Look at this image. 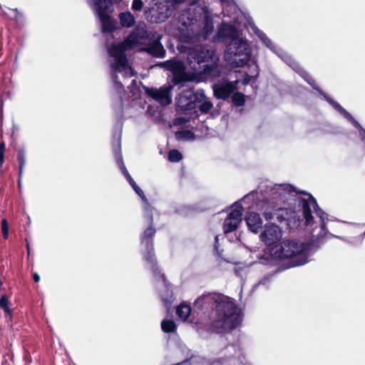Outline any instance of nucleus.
Segmentation results:
<instances>
[{
	"label": "nucleus",
	"mask_w": 365,
	"mask_h": 365,
	"mask_svg": "<svg viewBox=\"0 0 365 365\" xmlns=\"http://www.w3.org/2000/svg\"><path fill=\"white\" fill-rule=\"evenodd\" d=\"M221 2L224 4H226L227 6H232L233 1L232 0H220Z\"/></svg>",
	"instance_id": "nucleus-41"
},
{
	"label": "nucleus",
	"mask_w": 365,
	"mask_h": 365,
	"mask_svg": "<svg viewBox=\"0 0 365 365\" xmlns=\"http://www.w3.org/2000/svg\"><path fill=\"white\" fill-rule=\"evenodd\" d=\"M266 280H267V278H264V279H262L260 281V284H265Z\"/></svg>",
	"instance_id": "nucleus-47"
},
{
	"label": "nucleus",
	"mask_w": 365,
	"mask_h": 365,
	"mask_svg": "<svg viewBox=\"0 0 365 365\" xmlns=\"http://www.w3.org/2000/svg\"><path fill=\"white\" fill-rule=\"evenodd\" d=\"M334 108L336 109L341 115H342L346 119L350 121L354 127L360 130L359 138L362 142L365 143V129L362 128L360 123L356 121L354 117L346 111L339 103H334Z\"/></svg>",
	"instance_id": "nucleus-20"
},
{
	"label": "nucleus",
	"mask_w": 365,
	"mask_h": 365,
	"mask_svg": "<svg viewBox=\"0 0 365 365\" xmlns=\"http://www.w3.org/2000/svg\"><path fill=\"white\" fill-rule=\"evenodd\" d=\"M161 328L164 332L170 333L175 331L176 324L173 320L164 319L161 322Z\"/></svg>",
	"instance_id": "nucleus-32"
},
{
	"label": "nucleus",
	"mask_w": 365,
	"mask_h": 365,
	"mask_svg": "<svg viewBox=\"0 0 365 365\" xmlns=\"http://www.w3.org/2000/svg\"><path fill=\"white\" fill-rule=\"evenodd\" d=\"M242 35L234 26L222 23L217 29V34L212 37L214 43H222L227 47Z\"/></svg>",
	"instance_id": "nucleus-12"
},
{
	"label": "nucleus",
	"mask_w": 365,
	"mask_h": 365,
	"mask_svg": "<svg viewBox=\"0 0 365 365\" xmlns=\"http://www.w3.org/2000/svg\"><path fill=\"white\" fill-rule=\"evenodd\" d=\"M110 66H112V63L110 64ZM111 69L113 71L112 78H113L114 87L118 91V92L120 93L123 89V86L120 81H118L117 73L124 72V75L125 76H134L133 71L131 67L128 66V64H127V68L124 71H114L113 67H111Z\"/></svg>",
	"instance_id": "nucleus-25"
},
{
	"label": "nucleus",
	"mask_w": 365,
	"mask_h": 365,
	"mask_svg": "<svg viewBox=\"0 0 365 365\" xmlns=\"http://www.w3.org/2000/svg\"><path fill=\"white\" fill-rule=\"evenodd\" d=\"M19 160H20V176H21V173H22L23 166H24L25 162H24V159L21 156H19Z\"/></svg>",
	"instance_id": "nucleus-40"
},
{
	"label": "nucleus",
	"mask_w": 365,
	"mask_h": 365,
	"mask_svg": "<svg viewBox=\"0 0 365 365\" xmlns=\"http://www.w3.org/2000/svg\"><path fill=\"white\" fill-rule=\"evenodd\" d=\"M250 28L253 33L262 41V42L272 52L277 53V48L272 40L252 21L249 22Z\"/></svg>",
	"instance_id": "nucleus-23"
},
{
	"label": "nucleus",
	"mask_w": 365,
	"mask_h": 365,
	"mask_svg": "<svg viewBox=\"0 0 365 365\" xmlns=\"http://www.w3.org/2000/svg\"><path fill=\"white\" fill-rule=\"evenodd\" d=\"M155 230L152 227L147 228L140 238L141 253L144 260L147 262L149 269L153 272L154 277L158 281V286L161 287L163 291H160V297L166 307L170 305L173 299V292L170 284L166 281L164 275L158 269L153 248V238Z\"/></svg>",
	"instance_id": "nucleus-5"
},
{
	"label": "nucleus",
	"mask_w": 365,
	"mask_h": 365,
	"mask_svg": "<svg viewBox=\"0 0 365 365\" xmlns=\"http://www.w3.org/2000/svg\"><path fill=\"white\" fill-rule=\"evenodd\" d=\"M257 195V192H251L249 194L246 195L244 197L242 198V201L245 203L246 202H251L255 200V195Z\"/></svg>",
	"instance_id": "nucleus-39"
},
{
	"label": "nucleus",
	"mask_w": 365,
	"mask_h": 365,
	"mask_svg": "<svg viewBox=\"0 0 365 365\" xmlns=\"http://www.w3.org/2000/svg\"><path fill=\"white\" fill-rule=\"evenodd\" d=\"M182 154L178 150L173 149L168 153V160L173 163L179 162L182 159Z\"/></svg>",
	"instance_id": "nucleus-35"
},
{
	"label": "nucleus",
	"mask_w": 365,
	"mask_h": 365,
	"mask_svg": "<svg viewBox=\"0 0 365 365\" xmlns=\"http://www.w3.org/2000/svg\"><path fill=\"white\" fill-rule=\"evenodd\" d=\"M217 60L214 58L208 64H207L200 71L196 74L200 78L204 80L214 79L221 74V69L217 63Z\"/></svg>",
	"instance_id": "nucleus-18"
},
{
	"label": "nucleus",
	"mask_w": 365,
	"mask_h": 365,
	"mask_svg": "<svg viewBox=\"0 0 365 365\" xmlns=\"http://www.w3.org/2000/svg\"><path fill=\"white\" fill-rule=\"evenodd\" d=\"M235 208L228 214L223 223L225 233H230L235 230L242 220L243 207L239 202L234 204Z\"/></svg>",
	"instance_id": "nucleus-15"
},
{
	"label": "nucleus",
	"mask_w": 365,
	"mask_h": 365,
	"mask_svg": "<svg viewBox=\"0 0 365 365\" xmlns=\"http://www.w3.org/2000/svg\"><path fill=\"white\" fill-rule=\"evenodd\" d=\"M363 235H364V236L365 235V232H364Z\"/></svg>",
	"instance_id": "nucleus-48"
},
{
	"label": "nucleus",
	"mask_w": 365,
	"mask_h": 365,
	"mask_svg": "<svg viewBox=\"0 0 365 365\" xmlns=\"http://www.w3.org/2000/svg\"><path fill=\"white\" fill-rule=\"evenodd\" d=\"M197 107L199 108L201 113H207L212 108V103L207 100V97L205 95L203 100L197 101Z\"/></svg>",
	"instance_id": "nucleus-30"
},
{
	"label": "nucleus",
	"mask_w": 365,
	"mask_h": 365,
	"mask_svg": "<svg viewBox=\"0 0 365 365\" xmlns=\"http://www.w3.org/2000/svg\"><path fill=\"white\" fill-rule=\"evenodd\" d=\"M1 230L4 237L6 239L9 236V225L6 219H3L1 221Z\"/></svg>",
	"instance_id": "nucleus-37"
},
{
	"label": "nucleus",
	"mask_w": 365,
	"mask_h": 365,
	"mask_svg": "<svg viewBox=\"0 0 365 365\" xmlns=\"http://www.w3.org/2000/svg\"><path fill=\"white\" fill-rule=\"evenodd\" d=\"M214 96L218 99L225 100L234 92V84L227 80H222L212 85Z\"/></svg>",
	"instance_id": "nucleus-17"
},
{
	"label": "nucleus",
	"mask_w": 365,
	"mask_h": 365,
	"mask_svg": "<svg viewBox=\"0 0 365 365\" xmlns=\"http://www.w3.org/2000/svg\"><path fill=\"white\" fill-rule=\"evenodd\" d=\"M205 93L202 90L193 92L192 90L183 91L176 98V107L178 110L187 111L195 108L197 101L203 100Z\"/></svg>",
	"instance_id": "nucleus-9"
},
{
	"label": "nucleus",
	"mask_w": 365,
	"mask_h": 365,
	"mask_svg": "<svg viewBox=\"0 0 365 365\" xmlns=\"http://www.w3.org/2000/svg\"><path fill=\"white\" fill-rule=\"evenodd\" d=\"M294 71H295L300 76L303 78V79L307 81L314 90L317 91L326 101L334 107V103H336L332 98H331L329 96H327L320 88L315 84L314 80L312 78V76L305 71L299 65H296V68L294 67Z\"/></svg>",
	"instance_id": "nucleus-19"
},
{
	"label": "nucleus",
	"mask_w": 365,
	"mask_h": 365,
	"mask_svg": "<svg viewBox=\"0 0 365 365\" xmlns=\"http://www.w3.org/2000/svg\"><path fill=\"white\" fill-rule=\"evenodd\" d=\"M250 56L251 51L249 43L242 36L227 45L225 48V59L236 68L245 65Z\"/></svg>",
	"instance_id": "nucleus-8"
},
{
	"label": "nucleus",
	"mask_w": 365,
	"mask_h": 365,
	"mask_svg": "<svg viewBox=\"0 0 365 365\" xmlns=\"http://www.w3.org/2000/svg\"><path fill=\"white\" fill-rule=\"evenodd\" d=\"M99 19L102 22L103 31H112L115 29V23L109 16H103Z\"/></svg>",
	"instance_id": "nucleus-29"
},
{
	"label": "nucleus",
	"mask_w": 365,
	"mask_h": 365,
	"mask_svg": "<svg viewBox=\"0 0 365 365\" xmlns=\"http://www.w3.org/2000/svg\"><path fill=\"white\" fill-rule=\"evenodd\" d=\"M202 311L212 309L215 318L210 329L217 333H223L238 327L242 321V314L235 302L230 297L217 293H207L199 297L194 303Z\"/></svg>",
	"instance_id": "nucleus-2"
},
{
	"label": "nucleus",
	"mask_w": 365,
	"mask_h": 365,
	"mask_svg": "<svg viewBox=\"0 0 365 365\" xmlns=\"http://www.w3.org/2000/svg\"><path fill=\"white\" fill-rule=\"evenodd\" d=\"M34 279L36 282H38L39 280H40V277L38 274H34Z\"/></svg>",
	"instance_id": "nucleus-43"
},
{
	"label": "nucleus",
	"mask_w": 365,
	"mask_h": 365,
	"mask_svg": "<svg viewBox=\"0 0 365 365\" xmlns=\"http://www.w3.org/2000/svg\"><path fill=\"white\" fill-rule=\"evenodd\" d=\"M165 4L158 6L155 14L156 22H164L173 13L185 4L189 0H165Z\"/></svg>",
	"instance_id": "nucleus-13"
},
{
	"label": "nucleus",
	"mask_w": 365,
	"mask_h": 365,
	"mask_svg": "<svg viewBox=\"0 0 365 365\" xmlns=\"http://www.w3.org/2000/svg\"><path fill=\"white\" fill-rule=\"evenodd\" d=\"M279 56L282 58V59L287 64L289 65L292 69L294 70V67L296 68V65H299L298 63H297L291 56L286 53H283L282 52H279L277 50L276 53Z\"/></svg>",
	"instance_id": "nucleus-33"
},
{
	"label": "nucleus",
	"mask_w": 365,
	"mask_h": 365,
	"mask_svg": "<svg viewBox=\"0 0 365 365\" xmlns=\"http://www.w3.org/2000/svg\"><path fill=\"white\" fill-rule=\"evenodd\" d=\"M113 153L118 168L122 174L126 178L127 181L135 190L138 187V185L129 174L126 167L124 165L121 154V130H117L113 133V142L112 144Z\"/></svg>",
	"instance_id": "nucleus-10"
},
{
	"label": "nucleus",
	"mask_w": 365,
	"mask_h": 365,
	"mask_svg": "<svg viewBox=\"0 0 365 365\" xmlns=\"http://www.w3.org/2000/svg\"><path fill=\"white\" fill-rule=\"evenodd\" d=\"M4 153L1 152V153H0V167L4 163Z\"/></svg>",
	"instance_id": "nucleus-42"
},
{
	"label": "nucleus",
	"mask_w": 365,
	"mask_h": 365,
	"mask_svg": "<svg viewBox=\"0 0 365 365\" xmlns=\"http://www.w3.org/2000/svg\"><path fill=\"white\" fill-rule=\"evenodd\" d=\"M134 191L141 198V200L144 202V204H145L144 205L145 215L148 218V222H150V225H152L153 224V215H152V212H151L150 205L148 201L146 196L145 195L143 191L139 187L137 189H135ZM150 227H152L153 229H154L152 225H150L148 228H150Z\"/></svg>",
	"instance_id": "nucleus-26"
},
{
	"label": "nucleus",
	"mask_w": 365,
	"mask_h": 365,
	"mask_svg": "<svg viewBox=\"0 0 365 365\" xmlns=\"http://www.w3.org/2000/svg\"><path fill=\"white\" fill-rule=\"evenodd\" d=\"M282 236L279 227L270 224L265 225L264 231L260 235V239L267 246H271L279 241Z\"/></svg>",
	"instance_id": "nucleus-16"
},
{
	"label": "nucleus",
	"mask_w": 365,
	"mask_h": 365,
	"mask_svg": "<svg viewBox=\"0 0 365 365\" xmlns=\"http://www.w3.org/2000/svg\"><path fill=\"white\" fill-rule=\"evenodd\" d=\"M265 192L267 198L264 204L267 205L264 211L266 220H272L277 211L282 210V207L279 203L289 204V201L294 200L297 193H302L308 196L307 199L299 198V205L302 207V215L305 220V226L313 227L314 222L312 215V210L320 220V231L308 243H303L297 240H284L279 245L277 246L274 251V255L279 259H287L284 269L299 267L305 264L310 260V257L325 242L326 237L340 238L339 236L333 235L327 229V223L329 221L327 214L318 205L316 199L306 192H298L289 184L266 185ZM262 186H260L262 188Z\"/></svg>",
	"instance_id": "nucleus-1"
},
{
	"label": "nucleus",
	"mask_w": 365,
	"mask_h": 365,
	"mask_svg": "<svg viewBox=\"0 0 365 365\" xmlns=\"http://www.w3.org/2000/svg\"><path fill=\"white\" fill-rule=\"evenodd\" d=\"M184 359L178 365H245V358L239 344H228L222 349L220 357L214 360L193 355L185 346L180 347Z\"/></svg>",
	"instance_id": "nucleus-4"
},
{
	"label": "nucleus",
	"mask_w": 365,
	"mask_h": 365,
	"mask_svg": "<svg viewBox=\"0 0 365 365\" xmlns=\"http://www.w3.org/2000/svg\"><path fill=\"white\" fill-rule=\"evenodd\" d=\"M145 33L135 30L130 33L121 43L112 45L108 53L113 58L112 67L114 71H124L127 68L128 59L125 51L133 49L135 46L141 44L144 39Z\"/></svg>",
	"instance_id": "nucleus-6"
},
{
	"label": "nucleus",
	"mask_w": 365,
	"mask_h": 365,
	"mask_svg": "<svg viewBox=\"0 0 365 365\" xmlns=\"http://www.w3.org/2000/svg\"><path fill=\"white\" fill-rule=\"evenodd\" d=\"M161 36H158L157 39L149 43L143 51L157 58H163L165 55V50L160 42Z\"/></svg>",
	"instance_id": "nucleus-22"
},
{
	"label": "nucleus",
	"mask_w": 365,
	"mask_h": 365,
	"mask_svg": "<svg viewBox=\"0 0 365 365\" xmlns=\"http://www.w3.org/2000/svg\"><path fill=\"white\" fill-rule=\"evenodd\" d=\"M0 307L2 308L6 314L10 315L11 310L9 307V300L6 295H2L0 299Z\"/></svg>",
	"instance_id": "nucleus-36"
},
{
	"label": "nucleus",
	"mask_w": 365,
	"mask_h": 365,
	"mask_svg": "<svg viewBox=\"0 0 365 365\" xmlns=\"http://www.w3.org/2000/svg\"><path fill=\"white\" fill-rule=\"evenodd\" d=\"M217 243H218V237L216 236L215 237V249H217Z\"/></svg>",
	"instance_id": "nucleus-45"
},
{
	"label": "nucleus",
	"mask_w": 365,
	"mask_h": 365,
	"mask_svg": "<svg viewBox=\"0 0 365 365\" xmlns=\"http://www.w3.org/2000/svg\"><path fill=\"white\" fill-rule=\"evenodd\" d=\"M160 66L170 71L173 74L172 82L173 85H178L184 82L190 81V77L185 71V66L182 61L173 58L169 61L162 62Z\"/></svg>",
	"instance_id": "nucleus-11"
},
{
	"label": "nucleus",
	"mask_w": 365,
	"mask_h": 365,
	"mask_svg": "<svg viewBox=\"0 0 365 365\" xmlns=\"http://www.w3.org/2000/svg\"><path fill=\"white\" fill-rule=\"evenodd\" d=\"M255 68H256V71H255V73L254 74L255 76H257L258 75V71H257V65H254Z\"/></svg>",
	"instance_id": "nucleus-46"
},
{
	"label": "nucleus",
	"mask_w": 365,
	"mask_h": 365,
	"mask_svg": "<svg viewBox=\"0 0 365 365\" xmlns=\"http://www.w3.org/2000/svg\"><path fill=\"white\" fill-rule=\"evenodd\" d=\"M245 220L249 230L254 233H257L262 228V220L256 212H247Z\"/></svg>",
	"instance_id": "nucleus-21"
},
{
	"label": "nucleus",
	"mask_w": 365,
	"mask_h": 365,
	"mask_svg": "<svg viewBox=\"0 0 365 365\" xmlns=\"http://www.w3.org/2000/svg\"><path fill=\"white\" fill-rule=\"evenodd\" d=\"M178 27L182 41L188 42L195 38L207 39L213 32L214 24L207 9L192 5L180 14Z\"/></svg>",
	"instance_id": "nucleus-3"
},
{
	"label": "nucleus",
	"mask_w": 365,
	"mask_h": 365,
	"mask_svg": "<svg viewBox=\"0 0 365 365\" xmlns=\"http://www.w3.org/2000/svg\"><path fill=\"white\" fill-rule=\"evenodd\" d=\"M191 313V308L185 304H180L176 309V314L182 321H185Z\"/></svg>",
	"instance_id": "nucleus-28"
},
{
	"label": "nucleus",
	"mask_w": 365,
	"mask_h": 365,
	"mask_svg": "<svg viewBox=\"0 0 365 365\" xmlns=\"http://www.w3.org/2000/svg\"><path fill=\"white\" fill-rule=\"evenodd\" d=\"M143 2L142 0H133L132 3V9L140 11L143 9Z\"/></svg>",
	"instance_id": "nucleus-38"
},
{
	"label": "nucleus",
	"mask_w": 365,
	"mask_h": 365,
	"mask_svg": "<svg viewBox=\"0 0 365 365\" xmlns=\"http://www.w3.org/2000/svg\"><path fill=\"white\" fill-rule=\"evenodd\" d=\"M232 103L237 106H242L245 104V96L242 93H235L232 96Z\"/></svg>",
	"instance_id": "nucleus-34"
},
{
	"label": "nucleus",
	"mask_w": 365,
	"mask_h": 365,
	"mask_svg": "<svg viewBox=\"0 0 365 365\" xmlns=\"http://www.w3.org/2000/svg\"><path fill=\"white\" fill-rule=\"evenodd\" d=\"M173 88L172 85L164 86L159 88H146L145 93L161 106H165L172 102Z\"/></svg>",
	"instance_id": "nucleus-14"
},
{
	"label": "nucleus",
	"mask_w": 365,
	"mask_h": 365,
	"mask_svg": "<svg viewBox=\"0 0 365 365\" xmlns=\"http://www.w3.org/2000/svg\"><path fill=\"white\" fill-rule=\"evenodd\" d=\"M96 12L99 18L109 16L113 10L110 0H95Z\"/></svg>",
	"instance_id": "nucleus-24"
},
{
	"label": "nucleus",
	"mask_w": 365,
	"mask_h": 365,
	"mask_svg": "<svg viewBox=\"0 0 365 365\" xmlns=\"http://www.w3.org/2000/svg\"><path fill=\"white\" fill-rule=\"evenodd\" d=\"M215 49L213 46L195 45L187 48V63L193 73L196 75L215 58Z\"/></svg>",
	"instance_id": "nucleus-7"
},
{
	"label": "nucleus",
	"mask_w": 365,
	"mask_h": 365,
	"mask_svg": "<svg viewBox=\"0 0 365 365\" xmlns=\"http://www.w3.org/2000/svg\"><path fill=\"white\" fill-rule=\"evenodd\" d=\"M175 136L179 140H192L195 138L194 133L187 130L177 132Z\"/></svg>",
	"instance_id": "nucleus-31"
},
{
	"label": "nucleus",
	"mask_w": 365,
	"mask_h": 365,
	"mask_svg": "<svg viewBox=\"0 0 365 365\" xmlns=\"http://www.w3.org/2000/svg\"><path fill=\"white\" fill-rule=\"evenodd\" d=\"M119 19L122 26L126 28L132 27L135 23V18L130 11L120 13Z\"/></svg>",
	"instance_id": "nucleus-27"
},
{
	"label": "nucleus",
	"mask_w": 365,
	"mask_h": 365,
	"mask_svg": "<svg viewBox=\"0 0 365 365\" xmlns=\"http://www.w3.org/2000/svg\"><path fill=\"white\" fill-rule=\"evenodd\" d=\"M182 121V118H177L175 119V124H180Z\"/></svg>",
	"instance_id": "nucleus-44"
}]
</instances>
